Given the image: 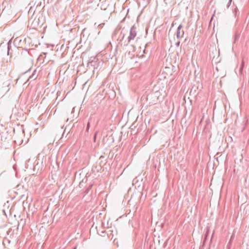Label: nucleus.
Instances as JSON below:
<instances>
[{
  "label": "nucleus",
  "instance_id": "f257e3e1",
  "mask_svg": "<svg viewBox=\"0 0 249 249\" xmlns=\"http://www.w3.org/2000/svg\"><path fill=\"white\" fill-rule=\"evenodd\" d=\"M136 29L137 28L135 25L131 27L130 30L129 36L127 38V43L125 45H128V44L130 42L131 40L134 39L137 34Z\"/></svg>",
  "mask_w": 249,
  "mask_h": 249
},
{
  "label": "nucleus",
  "instance_id": "f03ea898",
  "mask_svg": "<svg viewBox=\"0 0 249 249\" xmlns=\"http://www.w3.org/2000/svg\"><path fill=\"white\" fill-rule=\"evenodd\" d=\"M98 66L97 58L95 57H91L88 61L87 67L89 68L92 67L95 69L97 68Z\"/></svg>",
  "mask_w": 249,
  "mask_h": 249
},
{
  "label": "nucleus",
  "instance_id": "7ed1b4c3",
  "mask_svg": "<svg viewBox=\"0 0 249 249\" xmlns=\"http://www.w3.org/2000/svg\"><path fill=\"white\" fill-rule=\"evenodd\" d=\"M182 28V25L180 24L177 29V31L176 33V36L178 39L181 38L183 37V36L184 32L183 30H181Z\"/></svg>",
  "mask_w": 249,
  "mask_h": 249
},
{
  "label": "nucleus",
  "instance_id": "20e7f679",
  "mask_svg": "<svg viewBox=\"0 0 249 249\" xmlns=\"http://www.w3.org/2000/svg\"><path fill=\"white\" fill-rule=\"evenodd\" d=\"M104 24H105V23H102V24H99L98 25V28L99 29H102L103 28Z\"/></svg>",
  "mask_w": 249,
  "mask_h": 249
},
{
  "label": "nucleus",
  "instance_id": "39448f33",
  "mask_svg": "<svg viewBox=\"0 0 249 249\" xmlns=\"http://www.w3.org/2000/svg\"><path fill=\"white\" fill-rule=\"evenodd\" d=\"M97 134H98V131H96L94 135V138H93L94 142H96V136H97Z\"/></svg>",
  "mask_w": 249,
  "mask_h": 249
},
{
  "label": "nucleus",
  "instance_id": "423d86ee",
  "mask_svg": "<svg viewBox=\"0 0 249 249\" xmlns=\"http://www.w3.org/2000/svg\"><path fill=\"white\" fill-rule=\"evenodd\" d=\"M89 127H90V123H89V122H88V123L87 124V128H86V131H89Z\"/></svg>",
  "mask_w": 249,
  "mask_h": 249
},
{
  "label": "nucleus",
  "instance_id": "0eeeda50",
  "mask_svg": "<svg viewBox=\"0 0 249 249\" xmlns=\"http://www.w3.org/2000/svg\"><path fill=\"white\" fill-rule=\"evenodd\" d=\"M231 240H230V241H229V242L228 244V247L229 249H230V247H231Z\"/></svg>",
  "mask_w": 249,
  "mask_h": 249
},
{
  "label": "nucleus",
  "instance_id": "6e6552de",
  "mask_svg": "<svg viewBox=\"0 0 249 249\" xmlns=\"http://www.w3.org/2000/svg\"><path fill=\"white\" fill-rule=\"evenodd\" d=\"M244 65H245V63H244V60L242 61V66H241V67L240 68V70H242L243 69V67L244 66Z\"/></svg>",
  "mask_w": 249,
  "mask_h": 249
},
{
  "label": "nucleus",
  "instance_id": "1a4fd4ad",
  "mask_svg": "<svg viewBox=\"0 0 249 249\" xmlns=\"http://www.w3.org/2000/svg\"><path fill=\"white\" fill-rule=\"evenodd\" d=\"M47 54V53H43L42 54H41L39 56V58H40L41 57H43V55H46Z\"/></svg>",
  "mask_w": 249,
  "mask_h": 249
},
{
  "label": "nucleus",
  "instance_id": "9d476101",
  "mask_svg": "<svg viewBox=\"0 0 249 249\" xmlns=\"http://www.w3.org/2000/svg\"><path fill=\"white\" fill-rule=\"evenodd\" d=\"M231 1H232V0H229V1L228 4L227 5V7H229L230 6V5L231 4Z\"/></svg>",
  "mask_w": 249,
  "mask_h": 249
}]
</instances>
